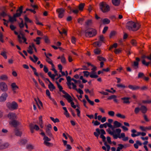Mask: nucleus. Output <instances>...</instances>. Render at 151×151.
I'll use <instances>...</instances> for the list:
<instances>
[{
    "mask_svg": "<svg viewBox=\"0 0 151 151\" xmlns=\"http://www.w3.org/2000/svg\"><path fill=\"white\" fill-rule=\"evenodd\" d=\"M108 133L111 135H112L113 138L114 139H117V138L121 139L122 138V140L123 141H126L128 140V137H125V134L124 133H121L122 131L121 129L119 128L116 129L115 132L116 134H114V131L111 132L110 129H108L106 130Z\"/></svg>",
    "mask_w": 151,
    "mask_h": 151,
    "instance_id": "1",
    "label": "nucleus"
},
{
    "mask_svg": "<svg viewBox=\"0 0 151 151\" xmlns=\"http://www.w3.org/2000/svg\"><path fill=\"white\" fill-rule=\"evenodd\" d=\"M141 25L138 23L132 21L128 22L126 24V28L129 30L136 31L140 28Z\"/></svg>",
    "mask_w": 151,
    "mask_h": 151,
    "instance_id": "2",
    "label": "nucleus"
},
{
    "mask_svg": "<svg viewBox=\"0 0 151 151\" xmlns=\"http://www.w3.org/2000/svg\"><path fill=\"white\" fill-rule=\"evenodd\" d=\"M84 33L85 36L86 37H91L96 35L97 34V31L94 29L90 28L85 30Z\"/></svg>",
    "mask_w": 151,
    "mask_h": 151,
    "instance_id": "3",
    "label": "nucleus"
},
{
    "mask_svg": "<svg viewBox=\"0 0 151 151\" xmlns=\"http://www.w3.org/2000/svg\"><path fill=\"white\" fill-rule=\"evenodd\" d=\"M99 8L103 13L107 12L110 9L109 5L104 1L102 2L99 4Z\"/></svg>",
    "mask_w": 151,
    "mask_h": 151,
    "instance_id": "4",
    "label": "nucleus"
},
{
    "mask_svg": "<svg viewBox=\"0 0 151 151\" xmlns=\"http://www.w3.org/2000/svg\"><path fill=\"white\" fill-rule=\"evenodd\" d=\"M6 106L9 109L14 110L17 109L18 105L15 101H13L11 103L8 102L6 104Z\"/></svg>",
    "mask_w": 151,
    "mask_h": 151,
    "instance_id": "5",
    "label": "nucleus"
},
{
    "mask_svg": "<svg viewBox=\"0 0 151 151\" xmlns=\"http://www.w3.org/2000/svg\"><path fill=\"white\" fill-rule=\"evenodd\" d=\"M136 61H134L132 64V66L135 69H136L139 68V62L140 61V59L139 58L136 57Z\"/></svg>",
    "mask_w": 151,
    "mask_h": 151,
    "instance_id": "6",
    "label": "nucleus"
},
{
    "mask_svg": "<svg viewBox=\"0 0 151 151\" xmlns=\"http://www.w3.org/2000/svg\"><path fill=\"white\" fill-rule=\"evenodd\" d=\"M56 83L58 88H59V91L61 92H62L63 94H65V95H63V96L64 98V97L65 96H67L69 94L68 93L66 92L65 91L63 90V88L62 86H61L58 83V82L57 81H56Z\"/></svg>",
    "mask_w": 151,
    "mask_h": 151,
    "instance_id": "7",
    "label": "nucleus"
},
{
    "mask_svg": "<svg viewBox=\"0 0 151 151\" xmlns=\"http://www.w3.org/2000/svg\"><path fill=\"white\" fill-rule=\"evenodd\" d=\"M0 88L1 90L4 92L8 90L7 85L4 82H2L0 83Z\"/></svg>",
    "mask_w": 151,
    "mask_h": 151,
    "instance_id": "8",
    "label": "nucleus"
},
{
    "mask_svg": "<svg viewBox=\"0 0 151 151\" xmlns=\"http://www.w3.org/2000/svg\"><path fill=\"white\" fill-rule=\"evenodd\" d=\"M8 16L9 18V21L11 22H14L16 21L17 19L16 18L20 17V14H14L12 17L10 15H8Z\"/></svg>",
    "mask_w": 151,
    "mask_h": 151,
    "instance_id": "9",
    "label": "nucleus"
},
{
    "mask_svg": "<svg viewBox=\"0 0 151 151\" xmlns=\"http://www.w3.org/2000/svg\"><path fill=\"white\" fill-rule=\"evenodd\" d=\"M56 11L58 13V17L60 18H62L64 16L65 10L63 8L58 9Z\"/></svg>",
    "mask_w": 151,
    "mask_h": 151,
    "instance_id": "10",
    "label": "nucleus"
},
{
    "mask_svg": "<svg viewBox=\"0 0 151 151\" xmlns=\"http://www.w3.org/2000/svg\"><path fill=\"white\" fill-rule=\"evenodd\" d=\"M93 68H92L91 70L93 71L92 72L93 73L91 74L90 75V76L91 78H97L98 77V76L95 74L96 73L95 71L96 70V67L93 66Z\"/></svg>",
    "mask_w": 151,
    "mask_h": 151,
    "instance_id": "11",
    "label": "nucleus"
},
{
    "mask_svg": "<svg viewBox=\"0 0 151 151\" xmlns=\"http://www.w3.org/2000/svg\"><path fill=\"white\" fill-rule=\"evenodd\" d=\"M64 98L67 99L69 103H70L71 106H73L74 105V103L73 101L72 98L69 94L66 96H65L64 97Z\"/></svg>",
    "mask_w": 151,
    "mask_h": 151,
    "instance_id": "12",
    "label": "nucleus"
},
{
    "mask_svg": "<svg viewBox=\"0 0 151 151\" xmlns=\"http://www.w3.org/2000/svg\"><path fill=\"white\" fill-rule=\"evenodd\" d=\"M131 132L133 133L131 134V136L133 137H135L138 136L141 134V132H137L135 129H133L131 130Z\"/></svg>",
    "mask_w": 151,
    "mask_h": 151,
    "instance_id": "13",
    "label": "nucleus"
},
{
    "mask_svg": "<svg viewBox=\"0 0 151 151\" xmlns=\"http://www.w3.org/2000/svg\"><path fill=\"white\" fill-rule=\"evenodd\" d=\"M11 87L12 88V89L14 93H16V90L19 88V87L17 86L15 83H13L11 84Z\"/></svg>",
    "mask_w": 151,
    "mask_h": 151,
    "instance_id": "14",
    "label": "nucleus"
},
{
    "mask_svg": "<svg viewBox=\"0 0 151 151\" xmlns=\"http://www.w3.org/2000/svg\"><path fill=\"white\" fill-rule=\"evenodd\" d=\"M128 88L133 90H137L139 89L140 88V87L138 86L137 85H129L128 86Z\"/></svg>",
    "mask_w": 151,
    "mask_h": 151,
    "instance_id": "15",
    "label": "nucleus"
},
{
    "mask_svg": "<svg viewBox=\"0 0 151 151\" xmlns=\"http://www.w3.org/2000/svg\"><path fill=\"white\" fill-rule=\"evenodd\" d=\"M7 96L8 95L6 93H4L2 94L0 97V101L3 102L5 101Z\"/></svg>",
    "mask_w": 151,
    "mask_h": 151,
    "instance_id": "16",
    "label": "nucleus"
},
{
    "mask_svg": "<svg viewBox=\"0 0 151 151\" xmlns=\"http://www.w3.org/2000/svg\"><path fill=\"white\" fill-rule=\"evenodd\" d=\"M8 117L10 119H14L16 118V115L15 113H10L8 115Z\"/></svg>",
    "mask_w": 151,
    "mask_h": 151,
    "instance_id": "17",
    "label": "nucleus"
},
{
    "mask_svg": "<svg viewBox=\"0 0 151 151\" xmlns=\"http://www.w3.org/2000/svg\"><path fill=\"white\" fill-rule=\"evenodd\" d=\"M122 126V124L118 121H114V129L115 128H117L120 127H121Z\"/></svg>",
    "mask_w": 151,
    "mask_h": 151,
    "instance_id": "18",
    "label": "nucleus"
},
{
    "mask_svg": "<svg viewBox=\"0 0 151 151\" xmlns=\"http://www.w3.org/2000/svg\"><path fill=\"white\" fill-rule=\"evenodd\" d=\"M14 127H16L19 124V122L15 120L12 121L10 123Z\"/></svg>",
    "mask_w": 151,
    "mask_h": 151,
    "instance_id": "19",
    "label": "nucleus"
},
{
    "mask_svg": "<svg viewBox=\"0 0 151 151\" xmlns=\"http://www.w3.org/2000/svg\"><path fill=\"white\" fill-rule=\"evenodd\" d=\"M48 81L49 83L50 84L48 85V88L51 91H52L55 89V87L54 85L50 82V80Z\"/></svg>",
    "mask_w": 151,
    "mask_h": 151,
    "instance_id": "20",
    "label": "nucleus"
},
{
    "mask_svg": "<svg viewBox=\"0 0 151 151\" xmlns=\"http://www.w3.org/2000/svg\"><path fill=\"white\" fill-rule=\"evenodd\" d=\"M130 99L129 97H123L121 98V99L123 101V103L124 104H129L130 102L129 99Z\"/></svg>",
    "mask_w": 151,
    "mask_h": 151,
    "instance_id": "21",
    "label": "nucleus"
},
{
    "mask_svg": "<svg viewBox=\"0 0 151 151\" xmlns=\"http://www.w3.org/2000/svg\"><path fill=\"white\" fill-rule=\"evenodd\" d=\"M9 145V144L8 142H6L0 145V149H3L7 148Z\"/></svg>",
    "mask_w": 151,
    "mask_h": 151,
    "instance_id": "22",
    "label": "nucleus"
},
{
    "mask_svg": "<svg viewBox=\"0 0 151 151\" xmlns=\"http://www.w3.org/2000/svg\"><path fill=\"white\" fill-rule=\"evenodd\" d=\"M14 132L15 135L17 136H21L22 134V132L19 131L17 128L15 129Z\"/></svg>",
    "mask_w": 151,
    "mask_h": 151,
    "instance_id": "23",
    "label": "nucleus"
},
{
    "mask_svg": "<svg viewBox=\"0 0 151 151\" xmlns=\"http://www.w3.org/2000/svg\"><path fill=\"white\" fill-rule=\"evenodd\" d=\"M140 111L143 114H145L147 112V107L144 106H142L140 108Z\"/></svg>",
    "mask_w": 151,
    "mask_h": 151,
    "instance_id": "24",
    "label": "nucleus"
},
{
    "mask_svg": "<svg viewBox=\"0 0 151 151\" xmlns=\"http://www.w3.org/2000/svg\"><path fill=\"white\" fill-rule=\"evenodd\" d=\"M120 0H112V3L116 6H119L120 4Z\"/></svg>",
    "mask_w": 151,
    "mask_h": 151,
    "instance_id": "25",
    "label": "nucleus"
},
{
    "mask_svg": "<svg viewBox=\"0 0 151 151\" xmlns=\"http://www.w3.org/2000/svg\"><path fill=\"white\" fill-rule=\"evenodd\" d=\"M23 6H21L19 9H17L16 12L17 13L16 14H20V17L21 16L22 14L23 13Z\"/></svg>",
    "mask_w": 151,
    "mask_h": 151,
    "instance_id": "26",
    "label": "nucleus"
},
{
    "mask_svg": "<svg viewBox=\"0 0 151 151\" xmlns=\"http://www.w3.org/2000/svg\"><path fill=\"white\" fill-rule=\"evenodd\" d=\"M96 132H94L93 134L98 139L99 135L100 134V129L99 128L96 129Z\"/></svg>",
    "mask_w": 151,
    "mask_h": 151,
    "instance_id": "27",
    "label": "nucleus"
},
{
    "mask_svg": "<svg viewBox=\"0 0 151 151\" xmlns=\"http://www.w3.org/2000/svg\"><path fill=\"white\" fill-rule=\"evenodd\" d=\"M33 57L35 59V60H34L32 57L30 56L29 57V58L30 60H32V62L34 63H36L38 60V58H37L35 55H33Z\"/></svg>",
    "mask_w": 151,
    "mask_h": 151,
    "instance_id": "28",
    "label": "nucleus"
},
{
    "mask_svg": "<svg viewBox=\"0 0 151 151\" xmlns=\"http://www.w3.org/2000/svg\"><path fill=\"white\" fill-rule=\"evenodd\" d=\"M110 22V20L107 18H104L102 20V22L104 24H108Z\"/></svg>",
    "mask_w": 151,
    "mask_h": 151,
    "instance_id": "29",
    "label": "nucleus"
},
{
    "mask_svg": "<svg viewBox=\"0 0 151 151\" xmlns=\"http://www.w3.org/2000/svg\"><path fill=\"white\" fill-rule=\"evenodd\" d=\"M8 77L6 75H2L0 76V79L4 81H6L8 79Z\"/></svg>",
    "mask_w": 151,
    "mask_h": 151,
    "instance_id": "30",
    "label": "nucleus"
},
{
    "mask_svg": "<svg viewBox=\"0 0 151 151\" xmlns=\"http://www.w3.org/2000/svg\"><path fill=\"white\" fill-rule=\"evenodd\" d=\"M40 76L42 78L45 82H46V80H47L48 81L49 80V79L48 78H46L44 77V75L43 73H40L39 74V76Z\"/></svg>",
    "mask_w": 151,
    "mask_h": 151,
    "instance_id": "31",
    "label": "nucleus"
},
{
    "mask_svg": "<svg viewBox=\"0 0 151 151\" xmlns=\"http://www.w3.org/2000/svg\"><path fill=\"white\" fill-rule=\"evenodd\" d=\"M93 45L95 47H99L101 45V42L99 41H97L94 42Z\"/></svg>",
    "mask_w": 151,
    "mask_h": 151,
    "instance_id": "32",
    "label": "nucleus"
},
{
    "mask_svg": "<svg viewBox=\"0 0 151 151\" xmlns=\"http://www.w3.org/2000/svg\"><path fill=\"white\" fill-rule=\"evenodd\" d=\"M85 24L87 26H90L92 24V21L91 19H88L85 22Z\"/></svg>",
    "mask_w": 151,
    "mask_h": 151,
    "instance_id": "33",
    "label": "nucleus"
},
{
    "mask_svg": "<svg viewBox=\"0 0 151 151\" xmlns=\"http://www.w3.org/2000/svg\"><path fill=\"white\" fill-rule=\"evenodd\" d=\"M85 4L81 3L78 6V9L80 11H82L83 8L85 6Z\"/></svg>",
    "mask_w": 151,
    "mask_h": 151,
    "instance_id": "34",
    "label": "nucleus"
},
{
    "mask_svg": "<svg viewBox=\"0 0 151 151\" xmlns=\"http://www.w3.org/2000/svg\"><path fill=\"white\" fill-rule=\"evenodd\" d=\"M145 75L142 72H139L137 78H142L143 79Z\"/></svg>",
    "mask_w": 151,
    "mask_h": 151,
    "instance_id": "35",
    "label": "nucleus"
},
{
    "mask_svg": "<svg viewBox=\"0 0 151 151\" xmlns=\"http://www.w3.org/2000/svg\"><path fill=\"white\" fill-rule=\"evenodd\" d=\"M24 19L25 20V22L26 23L27 22H29L31 23L32 22V20H30L29 18L27 17L26 15H25L24 16Z\"/></svg>",
    "mask_w": 151,
    "mask_h": 151,
    "instance_id": "36",
    "label": "nucleus"
},
{
    "mask_svg": "<svg viewBox=\"0 0 151 151\" xmlns=\"http://www.w3.org/2000/svg\"><path fill=\"white\" fill-rule=\"evenodd\" d=\"M119 147H117L116 151H120V150H122L124 147V146L121 144H118Z\"/></svg>",
    "mask_w": 151,
    "mask_h": 151,
    "instance_id": "37",
    "label": "nucleus"
},
{
    "mask_svg": "<svg viewBox=\"0 0 151 151\" xmlns=\"http://www.w3.org/2000/svg\"><path fill=\"white\" fill-rule=\"evenodd\" d=\"M116 34V31H113L111 32L110 35L109 37L110 38H111L112 37L115 36Z\"/></svg>",
    "mask_w": 151,
    "mask_h": 151,
    "instance_id": "38",
    "label": "nucleus"
},
{
    "mask_svg": "<svg viewBox=\"0 0 151 151\" xmlns=\"http://www.w3.org/2000/svg\"><path fill=\"white\" fill-rule=\"evenodd\" d=\"M61 63H63L65 64L66 63V59L64 57V54H63L61 56Z\"/></svg>",
    "mask_w": 151,
    "mask_h": 151,
    "instance_id": "39",
    "label": "nucleus"
},
{
    "mask_svg": "<svg viewBox=\"0 0 151 151\" xmlns=\"http://www.w3.org/2000/svg\"><path fill=\"white\" fill-rule=\"evenodd\" d=\"M29 127L31 132L32 133L34 132V125L32 124H30Z\"/></svg>",
    "mask_w": 151,
    "mask_h": 151,
    "instance_id": "40",
    "label": "nucleus"
},
{
    "mask_svg": "<svg viewBox=\"0 0 151 151\" xmlns=\"http://www.w3.org/2000/svg\"><path fill=\"white\" fill-rule=\"evenodd\" d=\"M41 39V38L39 37H37L36 39H34V41L36 42V44L39 45L40 44V40Z\"/></svg>",
    "mask_w": 151,
    "mask_h": 151,
    "instance_id": "41",
    "label": "nucleus"
},
{
    "mask_svg": "<svg viewBox=\"0 0 151 151\" xmlns=\"http://www.w3.org/2000/svg\"><path fill=\"white\" fill-rule=\"evenodd\" d=\"M106 125L108 127L111 128V130L113 131H115L114 129V125L112 126L111 124V123H109L107 122L106 123Z\"/></svg>",
    "mask_w": 151,
    "mask_h": 151,
    "instance_id": "42",
    "label": "nucleus"
},
{
    "mask_svg": "<svg viewBox=\"0 0 151 151\" xmlns=\"http://www.w3.org/2000/svg\"><path fill=\"white\" fill-rule=\"evenodd\" d=\"M94 52L95 54L99 55L100 53L101 50L99 48H96L94 50Z\"/></svg>",
    "mask_w": 151,
    "mask_h": 151,
    "instance_id": "43",
    "label": "nucleus"
},
{
    "mask_svg": "<svg viewBox=\"0 0 151 151\" xmlns=\"http://www.w3.org/2000/svg\"><path fill=\"white\" fill-rule=\"evenodd\" d=\"M50 119L54 122H60V121L59 119L58 118H56L55 119H54L52 117H50Z\"/></svg>",
    "mask_w": 151,
    "mask_h": 151,
    "instance_id": "44",
    "label": "nucleus"
},
{
    "mask_svg": "<svg viewBox=\"0 0 151 151\" xmlns=\"http://www.w3.org/2000/svg\"><path fill=\"white\" fill-rule=\"evenodd\" d=\"M116 116L119 118H120L122 119H125V116L124 115H122L121 114L118 113L116 114Z\"/></svg>",
    "mask_w": 151,
    "mask_h": 151,
    "instance_id": "45",
    "label": "nucleus"
},
{
    "mask_svg": "<svg viewBox=\"0 0 151 151\" xmlns=\"http://www.w3.org/2000/svg\"><path fill=\"white\" fill-rule=\"evenodd\" d=\"M99 41L101 42H104L105 38L103 35H100L99 37Z\"/></svg>",
    "mask_w": 151,
    "mask_h": 151,
    "instance_id": "46",
    "label": "nucleus"
},
{
    "mask_svg": "<svg viewBox=\"0 0 151 151\" xmlns=\"http://www.w3.org/2000/svg\"><path fill=\"white\" fill-rule=\"evenodd\" d=\"M97 59L101 61H105L106 60V59L102 56H98L97 57Z\"/></svg>",
    "mask_w": 151,
    "mask_h": 151,
    "instance_id": "47",
    "label": "nucleus"
},
{
    "mask_svg": "<svg viewBox=\"0 0 151 151\" xmlns=\"http://www.w3.org/2000/svg\"><path fill=\"white\" fill-rule=\"evenodd\" d=\"M44 144L47 146H52L53 144L47 141H44Z\"/></svg>",
    "mask_w": 151,
    "mask_h": 151,
    "instance_id": "48",
    "label": "nucleus"
},
{
    "mask_svg": "<svg viewBox=\"0 0 151 151\" xmlns=\"http://www.w3.org/2000/svg\"><path fill=\"white\" fill-rule=\"evenodd\" d=\"M44 39L46 43H49L50 42V40L48 37L47 36H45L44 37Z\"/></svg>",
    "mask_w": 151,
    "mask_h": 151,
    "instance_id": "49",
    "label": "nucleus"
},
{
    "mask_svg": "<svg viewBox=\"0 0 151 151\" xmlns=\"http://www.w3.org/2000/svg\"><path fill=\"white\" fill-rule=\"evenodd\" d=\"M92 123L93 124L94 126H97L99 125L100 124V122L98 121L97 120H96L94 121V120H93Z\"/></svg>",
    "mask_w": 151,
    "mask_h": 151,
    "instance_id": "50",
    "label": "nucleus"
},
{
    "mask_svg": "<svg viewBox=\"0 0 151 151\" xmlns=\"http://www.w3.org/2000/svg\"><path fill=\"white\" fill-rule=\"evenodd\" d=\"M131 44L134 46H136L137 44V42L136 40L133 39L131 41Z\"/></svg>",
    "mask_w": 151,
    "mask_h": 151,
    "instance_id": "51",
    "label": "nucleus"
},
{
    "mask_svg": "<svg viewBox=\"0 0 151 151\" xmlns=\"http://www.w3.org/2000/svg\"><path fill=\"white\" fill-rule=\"evenodd\" d=\"M140 111V108L139 107H137L135 108L134 110V113L135 114H138L139 111Z\"/></svg>",
    "mask_w": 151,
    "mask_h": 151,
    "instance_id": "52",
    "label": "nucleus"
},
{
    "mask_svg": "<svg viewBox=\"0 0 151 151\" xmlns=\"http://www.w3.org/2000/svg\"><path fill=\"white\" fill-rule=\"evenodd\" d=\"M46 134L49 137H52L53 135L51 133L50 131H46Z\"/></svg>",
    "mask_w": 151,
    "mask_h": 151,
    "instance_id": "53",
    "label": "nucleus"
},
{
    "mask_svg": "<svg viewBox=\"0 0 151 151\" xmlns=\"http://www.w3.org/2000/svg\"><path fill=\"white\" fill-rule=\"evenodd\" d=\"M38 81L40 84L44 88H45V86L44 85V83L42 82V81L39 78H38Z\"/></svg>",
    "mask_w": 151,
    "mask_h": 151,
    "instance_id": "54",
    "label": "nucleus"
},
{
    "mask_svg": "<svg viewBox=\"0 0 151 151\" xmlns=\"http://www.w3.org/2000/svg\"><path fill=\"white\" fill-rule=\"evenodd\" d=\"M1 55L5 59H7V56L5 52H2L1 53Z\"/></svg>",
    "mask_w": 151,
    "mask_h": 151,
    "instance_id": "55",
    "label": "nucleus"
},
{
    "mask_svg": "<svg viewBox=\"0 0 151 151\" xmlns=\"http://www.w3.org/2000/svg\"><path fill=\"white\" fill-rule=\"evenodd\" d=\"M34 72V74L37 76H39V74L37 72V70L34 67L32 69Z\"/></svg>",
    "mask_w": 151,
    "mask_h": 151,
    "instance_id": "56",
    "label": "nucleus"
},
{
    "mask_svg": "<svg viewBox=\"0 0 151 151\" xmlns=\"http://www.w3.org/2000/svg\"><path fill=\"white\" fill-rule=\"evenodd\" d=\"M84 19L83 18H79L78 19V23L82 24V22H83L84 20Z\"/></svg>",
    "mask_w": 151,
    "mask_h": 151,
    "instance_id": "57",
    "label": "nucleus"
},
{
    "mask_svg": "<svg viewBox=\"0 0 151 151\" xmlns=\"http://www.w3.org/2000/svg\"><path fill=\"white\" fill-rule=\"evenodd\" d=\"M116 98V96L114 95H111V96H109L108 98H107L108 100H111L112 99H114Z\"/></svg>",
    "mask_w": 151,
    "mask_h": 151,
    "instance_id": "58",
    "label": "nucleus"
},
{
    "mask_svg": "<svg viewBox=\"0 0 151 151\" xmlns=\"http://www.w3.org/2000/svg\"><path fill=\"white\" fill-rule=\"evenodd\" d=\"M83 73H84V76L87 77H88L89 75V73L87 71H84Z\"/></svg>",
    "mask_w": 151,
    "mask_h": 151,
    "instance_id": "59",
    "label": "nucleus"
},
{
    "mask_svg": "<svg viewBox=\"0 0 151 151\" xmlns=\"http://www.w3.org/2000/svg\"><path fill=\"white\" fill-rule=\"evenodd\" d=\"M108 114L111 116H113L114 115V112L113 111H110L108 112Z\"/></svg>",
    "mask_w": 151,
    "mask_h": 151,
    "instance_id": "60",
    "label": "nucleus"
},
{
    "mask_svg": "<svg viewBox=\"0 0 151 151\" xmlns=\"http://www.w3.org/2000/svg\"><path fill=\"white\" fill-rule=\"evenodd\" d=\"M116 86L119 88H124L126 87V86L121 84H117L116 85Z\"/></svg>",
    "mask_w": 151,
    "mask_h": 151,
    "instance_id": "61",
    "label": "nucleus"
},
{
    "mask_svg": "<svg viewBox=\"0 0 151 151\" xmlns=\"http://www.w3.org/2000/svg\"><path fill=\"white\" fill-rule=\"evenodd\" d=\"M142 102L143 104H150L151 103V100H143Z\"/></svg>",
    "mask_w": 151,
    "mask_h": 151,
    "instance_id": "62",
    "label": "nucleus"
},
{
    "mask_svg": "<svg viewBox=\"0 0 151 151\" xmlns=\"http://www.w3.org/2000/svg\"><path fill=\"white\" fill-rule=\"evenodd\" d=\"M47 59H46V60L48 63L50 64V63H52V60L50 58H49L48 57H47Z\"/></svg>",
    "mask_w": 151,
    "mask_h": 151,
    "instance_id": "63",
    "label": "nucleus"
},
{
    "mask_svg": "<svg viewBox=\"0 0 151 151\" xmlns=\"http://www.w3.org/2000/svg\"><path fill=\"white\" fill-rule=\"evenodd\" d=\"M43 139L44 140V141H50V139L47 136H45L43 138Z\"/></svg>",
    "mask_w": 151,
    "mask_h": 151,
    "instance_id": "64",
    "label": "nucleus"
}]
</instances>
